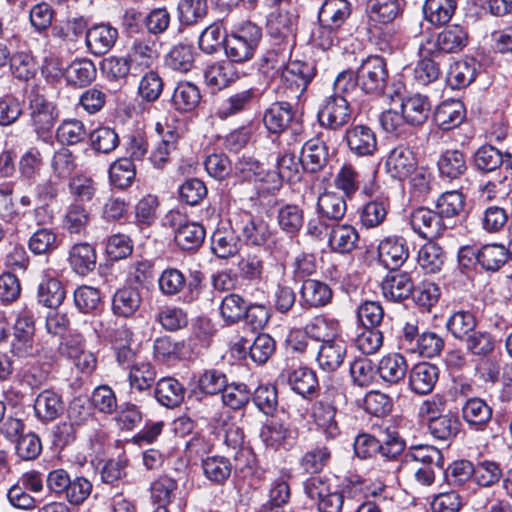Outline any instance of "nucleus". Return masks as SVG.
<instances>
[{
	"label": "nucleus",
	"mask_w": 512,
	"mask_h": 512,
	"mask_svg": "<svg viewBox=\"0 0 512 512\" xmlns=\"http://www.w3.org/2000/svg\"><path fill=\"white\" fill-rule=\"evenodd\" d=\"M261 61L260 70L267 76L273 77L281 71L285 93L290 98H300L315 76V68L311 63L293 61L282 67V64H278L274 53H268Z\"/></svg>",
	"instance_id": "f257e3e1"
},
{
	"label": "nucleus",
	"mask_w": 512,
	"mask_h": 512,
	"mask_svg": "<svg viewBox=\"0 0 512 512\" xmlns=\"http://www.w3.org/2000/svg\"><path fill=\"white\" fill-rule=\"evenodd\" d=\"M262 32L256 24L247 21L240 25L225 41V52L231 62H244L252 58Z\"/></svg>",
	"instance_id": "f03ea898"
},
{
	"label": "nucleus",
	"mask_w": 512,
	"mask_h": 512,
	"mask_svg": "<svg viewBox=\"0 0 512 512\" xmlns=\"http://www.w3.org/2000/svg\"><path fill=\"white\" fill-rule=\"evenodd\" d=\"M388 79L387 63L378 55H370L363 59L356 71V84L367 94H382Z\"/></svg>",
	"instance_id": "7ed1b4c3"
},
{
	"label": "nucleus",
	"mask_w": 512,
	"mask_h": 512,
	"mask_svg": "<svg viewBox=\"0 0 512 512\" xmlns=\"http://www.w3.org/2000/svg\"><path fill=\"white\" fill-rule=\"evenodd\" d=\"M29 125L38 138L45 139L52 131L57 119L56 106L38 91L32 90L28 95Z\"/></svg>",
	"instance_id": "20e7f679"
},
{
	"label": "nucleus",
	"mask_w": 512,
	"mask_h": 512,
	"mask_svg": "<svg viewBox=\"0 0 512 512\" xmlns=\"http://www.w3.org/2000/svg\"><path fill=\"white\" fill-rule=\"evenodd\" d=\"M229 223L239 237L250 245L261 246L271 236L269 224L262 218L253 216L245 210H238L231 214Z\"/></svg>",
	"instance_id": "39448f33"
},
{
	"label": "nucleus",
	"mask_w": 512,
	"mask_h": 512,
	"mask_svg": "<svg viewBox=\"0 0 512 512\" xmlns=\"http://www.w3.org/2000/svg\"><path fill=\"white\" fill-rule=\"evenodd\" d=\"M337 395L339 393L336 389L328 390L322 399L312 404L310 410L313 423L330 439H335L340 435V428L336 421L335 397Z\"/></svg>",
	"instance_id": "423d86ee"
},
{
	"label": "nucleus",
	"mask_w": 512,
	"mask_h": 512,
	"mask_svg": "<svg viewBox=\"0 0 512 512\" xmlns=\"http://www.w3.org/2000/svg\"><path fill=\"white\" fill-rule=\"evenodd\" d=\"M34 336V315L30 310L24 309L19 312L14 324L11 353L19 358L33 356L36 353Z\"/></svg>",
	"instance_id": "0eeeda50"
},
{
	"label": "nucleus",
	"mask_w": 512,
	"mask_h": 512,
	"mask_svg": "<svg viewBox=\"0 0 512 512\" xmlns=\"http://www.w3.org/2000/svg\"><path fill=\"white\" fill-rule=\"evenodd\" d=\"M317 117L321 127L336 131L349 123L351 109L344 96L333 94L323 100Z\"/></svg>",
	"instance_id": "6e6552de"
},
{
	"label": "nucleus",
	"mask_w": 512,
	"mask_h": 512,
	"mask_svg": "<svg viewBox=\"0 0 512 512\" xmlns=\"http://www.w3.org/2000/svg\"><path fill=\"white\" fill-rule=\"evenodd\" d=\"M174 239L182 250H194L201 246L205 239V229L196 222L189 221L178 211L169 213Z\"/></svg>",
	"instance_id": "1a4fd4ad"
},
{
	"label": "nucleus",
	"mask_w": 512,
	"mask_h": 512,
	"mask_svg": "<svg viewBox=\"0 0 512 512\" xmlns=\"http://www.w3.org/2000/svg\"><path fill=\"white\" fill-rule=\"evenodd\" d=\"M409 223L416 234L428 240L440 237L446 229L441 215L426 207L413 210L409 217Z\"/></svg>",
	"instance_id": "9d476101"
},
{
	"label": "nucleus",
	"mask_w": 512,
	"mask_h": 512,
	"mask_svg": "<svg viewBox=\"0 0 512 512\" xmlns=\"http://www.w3.org/2000/svg\"><path fill=\"white\" fill-rule=\"evenodd\" d=\"M278 381L281 384H287L292 391L303 398H310L318 388L315 372L303 366L283 369L278 376Z\"/></svg>",
	"instance_id": "9b49d317"
},
{
	"label": "nucleus",
	"mask_w": 512,
	"mask_h": 512,
	"mask_svg": "<svg viewBox=\"0 0 512 512\" xmlns=\"http://www.w3.org/2000/svg\"><path fill=\"white\" fill-rule=\"evenodd\" d=\"M61 355L69 359L84 374H91L97 366L96 356L84 347L81 336H70L59 347Z\"/></svg>",
	"instance_id": "f8f14e48"
},
{
	"label": "nucleus",
	"mask_w": 512,
	"mask_h": 512,
	"mask_svg": "<svg viewBox=\"0 0 512 512\" xmlns=\"http://www.w3.org/2000/svg\"><path fill=\"white\" fill-rule=\"evenodd\" d=\"M345 139L352 154L358 157L373 156L378 149L376 133L367 125H354L346 129Z\"/></svg>",
	"instance_id": "ddd939ff"
},
{
	"label": "nucleus",
	"mask_w": 512,
	"mask_h": 512,
	"mask_svg": "<svg viewBox=\"0 0 512 512\" xmlns=\"http://www.w3.org/2000/svg\"><path fill=\"white\" fill-rule=\"evenodd\" d=\"M132 68V75L138 76L149 70L158 59L156 42L150 38H139L133 41L127 53Z\"/></svg>",
	"instance_id": "4468645a"
},
{
	"label": "nucleus",
	"mask_w": 512,
	"mask_h": 512,
	"mask_svg": "<svg viewBox=\"0 0 512 512\" xmlns=\"http://www.w3.org/2000/svg\"><path fill=\"white\" fill-rule=\"evenodd\" d=\"M296 28L297 16L291 7L271 11L267 18V31L276 40L293 42Z\"/></svg>",
	"instance_id": "2eb2a0df"
},
{
	"label": "nucleus",
	"mask_w": 512,
	"mask_h": 512,
	"mask_svg": "<svg viewBox=\"0 0 512 512\" xmlns=\"http://www.w3.org/2000/svg\"><path fill=\"white\" fill-rule=\"evenodd\" d=\"M387 172L395 179L405 180L417 170V160L414 152L406 146L395 147L386 160Z\"/></svg>",
	"instance_id": "dca6fc26"
},
{
	"label": "nucleus",
	"mask_w": 512,
	"mask_h": 512,
	"mask_svg": "<svg viewBox=\"0 0 512 512\" xmlns=\"http://www.w3.org/2000/svg\"><path fill=\"white\" fill-rule=\"evenodd\" d=\"M261 436L267 447L273 450H287L294 445L298 431L281 421L272 420L264 427Z\"/></svg>",
	"instance_id": "f3484780"
},
{
	"label": "nucleus",
	"mask_w": 512,
	"mask_h": 512,
	"mask_svg": "<svg viewBox=\"0 0 512 512\" xmlns=\"http://www.w3.org/2000/svg\"><path fill=\"white\" fill-rule=\"evenodd\" d=\"M409 256V249L404 238L388 236L378 245L379 260L385 267L395 270L405 263Z\"/></svg>",
	"instance_id": "a211bd4d"
},
{
	"label": "nucleus",
	"mask_w": 512,
	"mask_h": 512,
	"mask_svg": "<svg viewBox=\"0 0 512 512\" xmlns=\"http://www.w3.org/2000/svg\"><path fill=\"white\" fill-rule=\"evenodd\" d=\"M462 418L475 431H484L493 415L492 407L480 397H472L465 401L461 409Z\"/></svg>",
	"instance_id": "6ab92c4d"
},
{
	"label": "nucleus",
	"mask_w": 512,
	"mask_h": 512,
	"mask_svg": "<svg viewBox=\"0 0 512 512\" xmlns=\"http://www.w3.org/2000/svg\"><path fill=\"white\" fill-rule=\"evenodd\" d=\"M323 133L317 138L305 142L301 151L302 168L315 173L322 170L329 160V150L326 142L322 139Z\"/></svg>",
	"instance_id": "aec40b11"
},
{
	"label": "nucleus",
	"mask_w": 512,
	"mask_h": 512,
	"mask_svg": "<svg viewBox=\"0 0 512 512\" xmlns=\"http://www.w3.org/2000/svg\"><path fill=\"white\" fill-rule=\"evenodd\" d=\"M117 38V29L107 24L94 25L87 29L85 34L86 46L96 56L104 55L110 51Z\"/></svg>",
	"instance_id": "412c9836"
},
{
	"label": "nucleus",
	"mask_w": 512,
	"mask_h": 512,
	"mask_svg": "<svg viewBox=\"0 0 512 512\" xmlns=\"http://www.w3.org/2000/svg\"><path fill=\"white\" fill-rule=\"evenodd\" d=\"M256 98L257 89L255 87L234 91L220 103L216 114L220 119L238 115L250 109Z\"/></svg>",
	"instance_id": "4be33fe9"
},
{
	"label": "nucleus",
	"mask_w": 512,
	"mask_h": 512,
	"mask_svg": "<svg viewBox=\"0 0 512 512\" xmlns=\"http://www.w3.org/2000/svg\"><path fill=\"white\" fill-rule=\"evenodd\" d=\"M466 118V109L460 100H446L440 103L434 113L436 125L443 131L459 127Z\"/></svg>",
	"instance_id": "5701e85b"
},
{
	"label": "nucleus",
	"mask_w": 512,
	"mask_h": 512,
	"mask_svg": "<svg viewBox=\"0 0 512 512\" xmlns=\"http://www.w3.org/2000/svg\"><path fill=\"white\" fill-rule=\"evenodd\" d=\"M347 345L343 339H334L322 343L318 349L316 361L326 372L336 371L344 362Z\"/></svg>",
	"instance_id": "b1692460"
},
{
	"label": "nucleus",
	"mask_w": 512,
	"mask_h": 512,
	"mask_svg": "<svg viewBox=\"0 0 512 512\" xmlns=\"http://www.w3.org/2000/svg\"><path fill=\"white\" fill-rule=\"evenodd\" d=\"M439 377L438 368L430 363L422 362L414 365L409 372V387L419 395L429 394Z\"/></svg>",
	"instance_id": "393cba45"
},
{
	"label": "nucleus",
	"mask_w": 512,
	"mask_h": 512,
	"mask_svg": "<svg viewBox=\"0 0 512 512\" xmlns=\"http://www.w3.org/2000/svg\"><path fill=\"white\" fill-rule=\"evenodd\" d=\"M381 289L387 300L400 302L412 295L414 284L408 273L393 272L384 278Z\"/></svg>",
	"instance_id": "a878e982"
},
{
	"label": "nucleus",
	"mask_w": 512,
	"mask_h": 512,
	"mask_svg": "<svg viewBox=\"0 0 512 512\" xmlns=\"http://www.w3.org/2000/svg\"><path fill=\"white\" fill-rule=\"evenodd\" d=\"M36 417L43 423L56 420L64 412L62 397L49 389L40 392L34 401Z\"/></svg>",
	"instance_id": "bb28decb"
},
{
	"label": "nucleus",
	"mask_w": 512,
	"mask_h": 512,
	"mask_svg": "<svg viewBox=\"0 0 512 512\" xmlns=\"http://www.w3.org/2000/svg\"><path fill=\"white\" fill-rule=\"evenodd\" d=\"M238 78V72L230 61L215 62L207 66L204 71L205 83L214 90L224 89Z\"/></svg>",
	"instance_id": "cd10ccee"
},
{
	"label": "nucleus",
	"mask_w": 512,
	"mask_h": 512,
	"mask_svg": "<svg viewBox=\"0 0 512 512\" xmlns=\"http://www.w3.org/2000/svg\"><path fill=\"white\" fill-rule=\"evenodd\" d=\"M303 305L310 308H320L332 300V289L328 284L316 279L303 281L300 290Z\"/></svg>",
	"instance_id": "c85d7f7f"
},
{
	"label": "nucleus",
	"mask_w": 512,
	"mask_h": 512,
	"mask_svg": "<svg viewBox=\"0 0 512 512\" xmlns=\"http://www.w3.org/2000/svg\"><path fill=\"white\" fill-rule=\"evenodd\" d=\"M351 13L352 7L349 1L325 0L319 10L318 19L320 23L340 29L350 18Z\"/></svg>",
	"instance_id": "c756f323"
},
{
	"label": "nucleus",
	"mask_w": 512,
	"mask_h": 512,
	"mask_svg": "<svg viewBox=\"0 0 512 512\" xmlns=\"http://www.w3.org/2000/svg\"><path fill=\"white\" fill-rule=\"evenodd\" d=\"M184 386L173 377L161 378L154 390L156 400L164 407H178L184 400Z\"/></svg>",
	"instance_id": "7c9ffc66"
},
{
	"label": "nucleus",
	"mask_w": 512,
	"mask_h": 512,
	"mask_svg": "<svg viewBox=\"0 0 512 512\" xmlns=\"http://www.w3.org/2000/svg\"><path fill=\"white\" fill-rule=\"evenodd\" d=\"M142 303L139 289L123 287L118 289L112 299V311L118 317L129 318L133 316Z\"/></svg>",
	"instance_id": "2f4dec72"
},
{
	"label": "nucleus",
	"mask_w": 512,
	"mask_h": 512,
	"mask_svg": "<svg viewBox=\"0 0 512 512\" xmlns=\"http://www.w3.org/2000/svg\"><path fill=\"white\" fill-rule=\"evenodd\" d=\"M430 435L443 442L453 441L461 431V422L454 413H446L427 423Z\"/></svg>",
	"instance_id": "473e14b6"
},
{
	"label": "nucleus",
	"mask_w": 512,
	"mask_h": 512,
	"mask_svg": "<svg viewBox=\"0 0 512 512\" xmlns=\"http://www.w3.org/2000/svg\"><path fill=\"white\" fill-rule=\"evenodd\" d=\"M96 258L95 249L86 242L74 244L68 254V262L71 268L82 276L95 269Z\"/></svg>",
	"instance_id": "72a5a7b5"
},
{
	"label": "nucleus",
	"mask_w": 512,
	"mask_h": 512,
	"mask_svg": "<svg viewBox=\"0 0 512 512\" xmlns=\"http://www.w3.org/2000/svg\"><path fill=\"white\" fill-rule=\"evenodd\" d=\"M292 119V106L283 101L272 104L264 112L263 123L269 132L279 134L289 127Z\"/></svg>",
	"instance_id": "f704fd0d"
},
{
	"label": "nucleus",
	"mask_w": 512,
	"mask_h": 512,
	"mask_svg": "<svg viewBox=\"0 0 512 512\" xmlns=\"http://www.w3.org/2000/svg\"><path fill=\"white\" fill-rule=\"evenodd\" d=\"M64 76L69 84L84 87L91 84L96 79L97 69L92 60L79 58L73 60L66 67Z\"/></svg>",
	"instance_id": "c9c22d12"
},
{
	"label": "nucleus",
	"mask_w": 512,
	"mask_h": 512,
	"mask_svg": "<svg viewBox=\"0 0 512 512\" xmlns=\"http://www.w3.org/2000/svg\"><path fill=\"white\" fill-rule=\"evenodd\" d=\"M407 361L399 353H392L383 356L377 367L380 378L389 383L397 384L404 379L407 373Z\"/></svg>",
	"instance_id": "e433bc0d"
},
{
	"label": "nucleus",
	"mask_w": 512,
	"mask_h": 512,
	"mask_svg": "<svg viewBox=\"0 0 512 512\" xmlns=\"http://www.w3.org/2000/svg\"><path fill=\"white\" fill-rule=\"evenodd\" d=\"M306 334L322 343L341 338V326L337 319L318 316L305 327Z\"/></svg>",
	"instance_id": "4c0bfd02"
},
{
	"label": "nucleus",
	"mask_w": 512,
	"mask_h": 512,
	"mask_svg": "<svg viewBox=\"0 0 512 512\" xmlns=\"http://www.w3.org/2000/svg\"><path fill=\"white\" fill-rule=\"evenodd\" d=\"M401 111L404 114L407 124L420 126L428 119L430 103L426 96L415 94L402 100Z\"/></svg>",
	"instance_id": "58836bf2"
},
{
	"label": "nucleus",
	"mask_w": 512,
	"mask_h": 512,
	"mask_svg": "<svg viewBox=\"0 0 512 512\" xmlns=\"http://www.w3.org/2000/svg\"><path fill=\"white\" fill-rule=\"evenodd\" d=\"M477 74V63L474 59L458 60L451 64L446 81L452 89H462L470 85Z\"/></svg>",
	"instance_id": "ea45409f"
},
{
	"label": "nucleus",
	"mask_w": 512,
	"mask_h": 512,
	"mask_svg": "<svg viewBox=\"0 0 512 512\" xmlns=\"http://www.w3.org/2000/svg\"><path fill=\"white\" fill-rule=\"evenodd\" d=\"M200 100V90L191 82H179L172 95V105L179 112H192Z\"/></svg>",
	"instance_id": "a19ab883"
},
{
	"label": "nucleus",
	"mask_w": 512,
	"mask_h": 512,
	"mask_svg": "<svg viewBox=\"0 0 512 512\" xmlns=\"http://www.w3.org/2000/svg\"><path fill=\"white\" fill-rule=\"evenodd\" d=\"M362 182L359 171L349 163L343 164L334 177V186L349 199L359 191Z\"/></svg>",
	"instance_id": "79ce46f5"
},
{
	"label": "nucleus",
	"mask_w": 512,
	"mask_h": 512,
	"mask_svg": "<svg viewBox=\"0 0 512 512\" xmlns=\"http://www.w3.org/2000/svg\"><path fill=\"white\" fill-rule=\"evenodd\" d=\"M445 262V252L437 243L429 240L418 253V263L427 274H436L441 271Z\"/></svg>",
	"instance_id": "37998d69"
},
{
	"label": "nucleus",
	"mask_w": 512,
	"mask_h": 512,
	"mask_svg": "<svg viewBox=\"0 0 512 512\" xmlns=\"http://www.w3.org/2000/svg\"><path fill=\"white\" fill-rule=\"evenodd\" d=\"M439 172L449 179H457L467 170L463 152L457 149L444 151L437 162Z\"/></svg>",
	"instance_id": "c03bdc74"
},
{
	"label": "nucleus",
	"mask_w": 512,
	"mask_h": 512,
	"mask_svg": "<svg viewBox=\"0 0 512 512\" xmlns=\"http://www.w3.org/2000/svg\"><path fill=\"white\" fill-rule=\"evenodd\" d=\"M358 232L351 225H337L332 228L329 236L331 249L338 253H349L357 244Z\"/></svg>",
	"instance_id": "a18cd8bd"
},
{
	"label": "nucleus",
	"mask_w": 512,
	"mask_h": 512,
	"mask_svg": "<svg viewBox=\"0 0 512 512\" xmlns=\"http://www.w3.org/2000/svg\"><path fill=\"white\" fill-rule=\"evenodd\" d=\"M405 457L425 467L432 466L437 469H443L444 466V456L441 450L433 445H412L406 452Z\"/></svg>",
	"instance_id": "49530a36"
},
{
	"label": "nucleus",
	"mask_w": 512,
	"mask_h": 512,
	"mask_svg": "<svg viewBox=\"0 0 512 512\" xmlns=\"http://www.w3.org/2000/svg\"><path fill=\"white\" fill-rule=\"evenodd\" d=\"M156 379V371L151 363L140 361L131 365L128 374L132 390L144 392L150 390Z\"/></svg>",
	"instance_id": "de8ad7c7"
},
{
	"label": "nucleus",
	"mask_w": 512,
	"mask_h": 512,
	"mask_svg": "<svg viewBox=\"0 0 512 512\" xmlns=\"http://www.w3.org/2000/svg\"><path fill=\"white\" fill-rule=\"evenodd\" d=\"M509 252L502 244H486L479 249L478 264L487 271H498L509 259Z\"/></svg>",
	"instance_id": "09e8293b"
},
{
	"label": "nucleus",
	"mask_w": 512,
	"mask_h": 512,
	"mask_svg": "<svg viewBox=\"0 0 512 512\" xmlns=\"http://www.w3.org/2000/svg\"><path fill=\"white\" fill-rule=\"evenodd\" d=\"M455 8V0H426L423 12L426 20L431 24L443 25L451 19Z\"/></svg>",
	"instance_id": "8fccbe9b"
},
{
	"label": "nucleus",
	"mask_w": 512,
	"mask_h": 512,
	"mask_svg": "<svg viewBox=\"0 0 512 512\" xmlns=\"http://www.w3.org/2000/svg\"><path fill=\"white\" fill-rule=\"evenodd\" d=\"M317 208L323 217L338 221L344 217L347 204L343 196L326 191L318 197Z\"/></svg>",
	"instance_id": "3c124183"
},
{
	"label": "nucleus",
	"mask_w": 512,
	"mask_h": 512,
	"mask_svg": "<svg viewBox=\"0 0 512 512\" xmlns=\"http://www.w3.org/2000/svg\"><path fill=\"white\" fill-rule=\"evenodd\" d=\"M91 220L90 211L79 202L71 203L64 216V227L71 234L84 233Z\"/></svg>",
	"instance_id": "603ef678"
},
{
	"label": "nucleus",
	"mask_w": 512,
	"mask_h": 512,
	"mask_svg": "<svg viewBox=\"0 0 512 512\" xmlns=\"http://www.w3.org/2000/svg\"><path fill=\"white\" fill-rule=\"evenodd\" d=\"M474 482L481 488H491L503 478L500 464L492 460L479 461L474 465Z\"/></svg>",
	"instance_id": "864d4df0"
},
{
	"label": "nucleus",
	"mask_w": 512,
	"mask_h": 512,
	"mask_svg": "<svg viewBox=\"0 0 512 512\" xmlns=\"http://www.w3.org/2000/svg\"><path fill=\"white\" fill-rule=\"evenodd\" d=\"M88 22L83 17H76L67 20L63 25H56L52 28V36L70 45L75 44L87 30Z\"/></svg>",
	"instance_id": "5fc2aeb1"
},
{
	"label": "nucleus",
	"mask_w": 512,
	"mask_h": 512,
	"mask_svg": "<svg viewBox=\"0 0 512 512\" xmlns=\"http://www.w3.org/2000/svg\"><path fill=\"white\" fill-rule=\"evenodd\" d=\"M389 208L387 198H377L366 203L360 212L361 224L366 228H375L386 219Z\"/></svg>",
	"instance_id": "6e6d98bb"
},
{
	"label": "nucleus",
	"mask_w": 512,
	"mask_h": 512,
	"mask_svg": "<svg viewBox=\"0 0 512 512\" xmlns=\"http://www.w3.org/2000/svg\"><path fill=\"white\" fill-rule=\"evenodd\" d=\"M205 477L213 483L222 484L231 475L232 466L228 458L223 456H208L202 460Z\"/></svg>",
	"instance_id": "4d7b16f0"
},
{
	"label": "nucleus",
	"mask_w": 512,
	"mask_h": 512,
	"mask_svg": "<svg viewBox=\"0 0 512 512\" xmlns=\"http://www.w3.org/2000/svg\"><path fill=\"white\" fill-rule=\"evenodd\" d=\"M446 326L455 338L465 340L475 330L477 321L472 312L459 310L449 317Z\"/></svg>",
	"instance_id": "13d9d810"
},
{
	"label": "nucleus",
	"mask_w": 512,
	"mask_h": 512,
	"mask_svg": "<svg viewBox=\"0 0 512 512\" xmlns=\"http://www.w3.org/2000/svg\"><path fill=\"white\" fill-rule=\"evenodd\" d=\"M58 235L51 228L37 229L28 240V248L35 255L49 254L58 248Z\"/></svg>",
	"instance_id": "bf43d9fd"
},
{
	"label": "nucleus",
	"mask_w": 512,
	"mask_h": 512,
	"mask_svg": "<svg viewBox=\"0 0 512 512\" xmlns=\"http://www.w3.org/2000/svg\"><path fill=\"white\" fill-rule=\"evenodd\" d=\"M136 168L131 159L119 158L109 168L110 182L118 188H127L134 181Z\"/></svg>",
	"instance_id": "052dcab7"
},
{
	"label": "nucleus",
	"mask_w": 512,
	"mask_h": 512,
	"mask_svg": "<svg viewBox=\"0 0 512 512\" xmlns=\"http://www.w3.org/2000/svg\"><path fill=\"white\" fill-rule=\"evenodd\" d=\"M76 167V157L71 150L65 147L55 151L50 161L52 176L59 180L70 177Z\"/></svg>",
	"instance_id": "680f3d73"
},
{
	"label": "nucleus",
	"mask_w": 512,
	"mask_h": 512,
	"mask_svg": "<svg viewBox=\"0 0 512 512\" xmlns=\"http://www.w3.org/2000/svg\"><path fill=\"white\" fill-rule=\"evenodd\" d=\"M177 11L182 24H196L207 15V0H179Z\"/></svg>",
	"instance_id": "e2e57ef3"
},
{
	"label": "nucleus",
	"mask_w": 512,
	"mask_h": 512,
	"mask_svg": "<svg viewBox=\"0 0 512 512\" xmlns=\"http://www.w3.org/2000/svg\"><path fill=\"white\" fill-rule=\"evenodd\" d=\"M65 296L66 292L62 283L55 278H49L39 285L38 300L49 308L60 306Z\"/></svg>",
	"instance_id": "0e129e2a"
},
{
	"label": "nucleus",
	"mask_w": 512,
	"mask_h": 512,
	"mask_svg": "<svg viewBox=\"0 0 512 512\" xmlns=\"http://www.w3.org/2000/svg\"><path fill=\"white\" fill-rule=\"evenodd\" d=\"M443 53L462 51L468 43V33L460 25H450L440 32Z\"/></svg>",
	"instance_id": "69168bd1"
},
{
	"label": "nucleus",
	"mask_w": 512,
	"mask_h": 512,
	"mask_svg": "<svg viewBox=\"0 0 512 512\" xmlns=\"http://www.w3.org/2000/svg\"><path fill=\"white\" fill-rule=\"evenodd\" d=\"M90 143L96 152L109 154L118 147L120 139L113 128L103 126L90 133Z\"/></svg>",
	"instance_id": "338daca9"
},
{
	"label": "nucleus",
	"mask_w": 512,
	"mask_h": 512,
	"mask_svg": "<svg viewBox=\"0 0 512 512\" xmlns=\"http://www.w3.org/2000/svg\"><path fill=\"white\" fill-rule=\"evenodd\" d=\"M226 36L224 35L222 24L215 22L206 27L199 36L198 46L206 54H213L225 45Z\"/></svg>",
	"instance_id": "774afa93"
}]
</instances>
